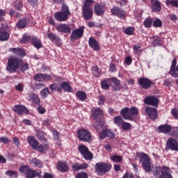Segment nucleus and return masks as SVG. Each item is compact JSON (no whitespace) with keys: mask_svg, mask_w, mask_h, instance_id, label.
Wrapping results in <instances>:
<instances>
[{"mask_svg":"<svg viewBox=\"0 0 178 178\" xmlns=\"http://www.w3.org/2000/svg\"><path fill=\"white\" fill-rule=\"evenodd\" d=\"M22 62L23 60L22 58L16 57L8 59L6 70L9 72V73H15V72L20 67Z\"/></svg>","mask_w":178,"mask_h":178,"instance_id":"f257e3e1","label":"nucleus"},{"mask_svg":"<svg viewBox=\"0 0 178 178\" xmlns=\"http://www.w3.org/2000/svg\"><path fill=\"white\" fill-rule=\"evenodd\" d=\"M111 169H112V165L105 162H99L95 165V170L99 176H104V175L108 173Z\"/></svg>","mask_w":178,"mask_h":178,"instance_id":"f03ea898","label":"nucleus"},{"mask_svg":"<svg viewBox=\"0 0 178 178\" xmlns=\"http://www.w3.org/2000/svg\"><path fill=\"white\" fill-rule=\"evenodd\" d=\"M139 161L141 162L143 168L147 173H149L152 171V168L151 167V159L148 154L145 153H140L139 156Z\"/></svg>","mask_w":178,"mask_h":178,"instance_id":"7ed1b4c3","label":"nucleus"},{"mask_svg":"<svg viewBox=\"0 0 178 178\" xmlns=\"http://www.w3.org/2000/svg\"><path fill=\"white\" fill-rule=\"evenodd\" d=\"M78 138L83 143H91L92 141L91 133L86 129H81L78 131Z\"/></svg>","mask_w":178,"mask_h":178,"instance_id":"20e7f679","label":"nucleus"},{"mask_svg":"<svg viewBox=\"0 0 178 178\" xmlns=\"http://www.w3.org/2000/svg\"><path fill=\"white\" fill-rule=\"evenodd\" d=\"M78 149L80 154L83 156L84 159H86L87 161H91V159H92V153L90 152L88 147H86V145H79Z\"/></svg>","mask_w":178,"mask_h":178,"instance_id":"39448f33","label":"nucleus"},{"mask_svg":"<svg viewBox=\"0 0 178 178\" xmlns=\"http://www.w3.org/2000/svg\"><path fill=\"white\" fill-rule=\"evenodd\" d=\"M138 83L142 88H144L145 90H148L152 86V81H151L149 79L140 77L138 80Z\"/></svg>","mask_w":178,"mask_h":178,"instance_id":"423d86ee","label":"nucleus"},{"mask_svg":"<svg viewBox=\"0 0 178 178\" xmlns=\"http://www.w3.org/2000/svg\"><path fill=\"white\" fill-rule=\"evenodd\" d=\"M165 149L167 151H169V149H171V151H178L177 141L172 138H170L167 141Z\"/></svg>","mask_w":178,"mask_h":178,"instance_id":"0eeeda50","label":"nucleus"},{"mask_svg":"<svg viewBox=\"0 0 178 178\" xmlns=\"http://www.w3.org/2000/svg\"><path fill=\"white\" fill-rule=\"evenodd\" d=\"M146 105H151L152 106H155L158 108V104H159V99L155 97V96H148L145 98L144 101Z\"/></svg>","mask_w":178,"mask_h":178,"instance_id":"6e6552de","label":"nucleus"},{"mask_svg":"<svg viewBox=\"0 0 178 178\" xmlns=\"http://www.w3.org/2000/svg\"><path fill=\"white\" fill-rule=\"evenodd\" d=\"M56 30L60 33L70 34L72 33V27L66 24H61L56 26Z\"/></svg>","mask_w":178,"mask_h":178,"instance_id":"1a4fd4ad","label":"nucleus"},{"mask_svg":"<svg viewBox=\"0 0 178 178\" xmlns=\"http://www.w3.org/2000/svg\"><path fill=\"white\" fill-rule=\"evenodd\" d=\"M145 111L148 115L149 119L152 120L158 119V111H156V108L146 107Z\"/></svg>","mask_w":178,"mask_h":178,"instance_id":"9d476101","label":"nucleus"},{"mask_svg":"<svg viewBox=\"0 0 178 178\" xmlns=\"http://www.w3.org/2000/svg\"><path fill=\"white\" fill-rule=\"evenodd\" d=\"M82 13H83V17L85 20H90L92 19V15L94 13V11L92 10V8H82Z\"/></svg>","mask_w":178,"mask_h":178,"instance_id":"9b49d317","label":"nucleus"},{"mask_svg":"<svg viewBox=\"0 0 178 178\" xmlns=\"http://www.w3.org/2000/svg\"><path fill=\"white\" fill-rule=\"evenodd\" d=\"M84 34V26H81L79 29H75L72 32L71 40H77V38H81Z\"/></svg>","mask_w":178,"mask_h":178,"instance_id":"f8f14e48","label":"nucleus"},{"mask_svg":"<svg viewBox=\"0 0 178 178\" xmlns=\"http://www.w3.org/2000/svg\"><path fill=\"white\" fill-rule=\"evenodd\" d=\"M26 141L32 149H37V147L40 145V143L37 141V139L34 136H28Z\"/></svg>","mask_w":178,"mask_h":178,"instance_id":"ddd939ff","label":"nucleus"},{"mask_svg":"<svg viewBox=\"0 0 178 178\" xmlns=\"http://www.w3.org/2000/svg\"><path fill=\"white\" fill-rule=\"evenodd\" d=\"M54 19L57 20V22H66V20L69 19V15L60 11H58L54 13Z\"/></svg>","mask_w":178,"mask_h":178,"instance_id":"4468645a","label":"nucleus"},{"mask_svg":"<svg viewBox=\"0 0 178 178\" xmlns=\"http://www.w3.org/2000/svg\"><path fill=\"white\" fill-rule=\"evenodd\" d=\"M111 12L112 15H113L114 16H117L118 17H124V16H126V13H124V11L119 8V7H113V8H111Z\"/></svg>","mask_w":178,"mask_h":178,"instance_id":"2eb2a0df","label":"nucleus"},{"mask_svg":"<svg viewBox=\"0 0 178 178\" xmlns=\"http://www.w3.org/2000/svg\"><path fill=\"white\" fill-rule=\"evenodd\" d=\"M161 175L158 177V178H173L172 174H170V170L169 168L164 166L161 170Z\"/></svg>","mask_w":178,"mask_h":178,"instance_id":"dca6fc26","label":"nucleus"},{"mask_svg":"<svg viewBox=\"0 0 178 178\" xmlns=\"http://www.w3.org/2000/svg\"><path fill=\"white\" fill-rule=\"evenodd\" d=\"M120 115H122V118H124L125 120H133V117L130 113V109L127 107H125L121 110Z\"/></svg>","mask_w":178,"mask_h":178,"instance_id":"f3484780","label":"nucleus"},{"mask_svg":"<svg viewBox=\"0 0 178 178\" xmlns=\"http://www.w3.org/2000/svg\"><path fill=\"white\" fill-rule=\"evenodd\" d=\"M13 111H14V112H16L18 115L29 113V111L27 110V108H26V106L22 105H15L13 107Z\"/></svg>","mask_w":178,"mask_h":178,"instance_id":"a211bd4d","label":"nucleus"},{"mask_svg":"<svg viewBox=\"0 0 178 178\" xmlns=\"http://www.w3.org/2000/svg\"><path fill=\"white\" fill-rule=\"evenodd\" d=\"M57 169L61 172V173H65V172H67V170H69V165H67V163L64 161H59L57 163Z\"/></svg>","mask_w":178,"mask_h":178,"instance_id":"6ab92c4d","label":"nucleus"},{"mask_svg":"<svg viewBox=\"0 0 178 178\" xmlns=\"http://www.w3.org/2000/svg\"><path fill=\"white\" fill-rule=\"evenodd\" d=\"M89 47L94 49V51H99L101 48L99 47V44H98V42L97 40L90 38L89 41H88Z\"/></svg>","mask_w":178,"mask_h":178,"instance_id":"aec40b11","label":"nucleus"},{"mask_svg":"<svg viewBox=\"0 0 178 178\" xmlns=\"http://www.w3.org/2000/svg\"><path fill=\"white\" fill-rule=\"evenodd\" d=\"M152 10L154 12H161L162 7L161 6V2L158 0H152Z\"/></svg>","mask_w":178,"mask_h":178,"instance_id":"412c9836","label":"nucleus"},{"mask_svg":"<svg viewBox=\"0 0 178 178\" xmlns=\"http://www.w3.org/2000/svg\"><path fill=\"white\" fill-rule=\"evenodd\" d=\"M29 23H30V19H29V18H23L19 20L17 26L18 29H24Z\"/></svg>","mask_w":178,"mask_h":178,"instance_id":"4be33fe9","label":"nucleus"},{"mask_svg":"<svg viewBox=\"0 0 178 178\" xmlns=\"http://www.w3.org/2000/svg\"><path fill=\"white\" fill-rule=\"evenodd\" d=\"M159 130L161 133H170V131H172V126L169 124H163L159 127Z\"/></svg>","mask_w":178,"mask_h":178,"instance_id":"5701e85b","label":"nucleus"},{"mask_svg":"<svg viewBox=\"0 0 178 178\" xmlns=\"http://www.w3.org/2000/svg\"><path fill=\"white\" fill-rule=\"evenodd\" d=\"M10 51L15 54V55H17V56H20V58H23V56H26V51L24 49L20 48H13L10 49Z\"/></svg>","mask_w":178,"mask_h":178,"instance_id":"b1692460","label":"nucleus"},{"mask_svg":"<svg viewBox=\"0 0 178 178\" xmlns=\"http://www.w3.org/2000/svg\"><path fill=\"white\" fill-rule=\"evenodd\" d=\"M111 83H113L114 86L113 87L115 91H119L120 90V80L117 78H110Z\"/></svg>","mask_w":178,"mask_h":178,"instance_id":"393cba45","label":"nucleus"},{"mask_svg":"<svg viewBox=\"0 0 178 178\" xmlns=\"http://www.w3.org/2000/svg\"><path fill=\"white\" fill-rule=\"evenodd\" d=\"M95 13L97 16H102L104 15V6H101V4H96L95 6Z\"/></svg>","mask_w":178,"mask_h":178,"instance_id":"a878e982","label":"nucleus"},{"mask_svg":"<svg viewBox=\"0 0 178 178\" xmlns=\"http://www.w3.org/2000/svg\"><path fill=\"white\" fill-rule=\"evenodd\" d=\"M31 43L36 48V49H40V48L42 47V43H41V40L36 37H33L31 38Z\"/></svg>","mask_w":178,"mask_h":178,"instance_id":"bb28decb","label":"nucleus"},{"mask_svg":"<svg viewBox=\"0 0 178 178\" xmlns=\"http://www.w3.org/2000/svg\"><path fill=\"white\" fill-rule=\"evenodd\" d=\"M29 101L31 102H33L35 105H37L40 102V97H38V95L35 93H31L29 95Z\"/></svg>","mask_w":178,"mask_h":178,"instance_id":"cd10ccee","label":"nucleus"},{"mask_svg":"<svg viewBox=\"0 0 178 178\" xmlns=\"http://www.w3.org/2000/svg\"><path fill=\"white\" fill-rule=\"evenodd\" d=\"M92 115H93L94 119H98V118H101V116L104 115V112L101 108H97L92 111Z\"/></svg>","mask_w":178,"mask_h":178,"instance_id":"c85d7f7f","label":"nucleus"},{"mask_svg":"<svg viewBox=\"0 0 178 178\" xmlns=\"http://www.w3.org/2000/svg\"><path fill=\"white\" fill-rule=\"evenodd\" d=\"M9 32H6L2 29L0 31V41H8L9 40Z\"/></svg>","mask_w":178,"mask_h":178,"instance_id":"c756f323","label":"nucleus"},{"mask_svg":"<svg viewBox=\"0 0 178 178\" xmlns=\"http://www.w3.org/2000/svg\"><path fill=\"white\" fill-rule=\"evenodd\" d=\"M111 86V78L105 79L101 82V87L103 90H109Z\"/></svg>","mask_w":178,"mask_h":178,"instance_id":"7c9ffc66","label":"nucleus"},{"mask_svg":"<svg viewBox=\"0 0 178 178\" xmlns=\"http://www.w3.org/2000/svg\"><path fill=\"white\" fill-rule=\"evenodd\" d=\"M48 38H49V40H51V41H56V42L58 44V45H60V38H59V37L55 35V34L52 33H48Z\"/></svg>","mask_w":178,"mask_h":178,"instance_id":"2f4dec72","label":"nucleus"},{"mask_svg":"<svg viewBox=\"0 0 178 178\" xmlns=\"http://www.w3.org/2000/svg\"><path fill=\"white\" fill-rule=\"evenodd\" d=\"M30 165L33 166H36V168H42V162L37 159H33L29 161Z\"/></svg>","mask_w":178,"mask_h":178,"instance_id":"473e14b6","label":"nucleus"},{"mask_svg":"<svg viewBox=\"0 0 178 178\" xmlns=\"http://www.w3.org/2000/svg\"><path fill=\"white\" fill-rule=\"evenodd\" d=\"M88 168V164H79V163H75L72 165V169L73 170H80L81 169H87Z\"/></svg>","mask_w":178,"mask_h":178,"instance_id":"72a5a7b5","label":"nucleus"},{"mask_svg":"<svg viewBox=\"0 0 178 178\" xmlns=\"http://www.w3.org/2000/svg\"><path fill=\"white\" fill-rule=\"evenodd\" d=\"M60 88L62 90H64V91H66L67 92H72V87H70V85L67 82H63L61 84H60Z\"/></svg>","mask_w":178,"mask_h":178,"instance_id":"f704fd0d","label":"nucleus"},{"mask_svg":"<svg viewBox=\"0 0 178 178\" xmlns=\"http://www.w3.org/2000/svg\"><path fill=\"white\" fill-rule=\"evenodd\" d=\"M49 88H50L51 92H56V91H58V92L61 91L60 85H58L57 83H52L49 85Z\"/></svg>","mask_w":178,"mask_h":178,"instance_id":"c9c22d12","label":"nucleus"},{"mask_svg":"<svg viewBox=\"0 0 178 178\" xmlns=\"http://www.w3.org/2000/svg\"><path fill=\"white\" fill-rule=\"evenodd\" d=\"M76 95L79 101H86V99L87 98V94L83 91L76 92Z\"/></svg>","mask_w":178,"mask_h":178,"instance_id":"e433bc0d","label":"nucleus"},{"mask_svg":"<svg viewBox=\"0 0 178 178\" xmlns=\"http://www.w3.org/2000/svg\"><path fill=\"white\" fill-rule=\"evenodd\" d=\"M124 122V120H123V118H122L120 116H116L114 118V123L116 124V126H118V127H121Z\"/></svg>","mask_w":178,"mask_h":178,"instance_id":"4c0bfd02","label":"nucleus"},{"mask_svg":"<svg viewBox=\"0 0 178 178\" xmlns=\"http://www.w3.org/2000/svg\"><path fill=\"white\" fill-rule=\"evenodd\" d=\"M49 148V144H44V145H38L37 146L36 149H38L39 152H44V151H47V149H48Z\"/></svg>","mask_w":178,"mask_h":178,"instance_id":"58836bf2","label":"nucleus"},{"mask_svg":"<svg viewBox=\"0 0 178 178\" xmlns=\"http://www.w3.org/2000/svg\"><path fill=\"white\" fill-rule=\"evenodd\" d=\"M167 6H172L173 8H178V0H167Z\"/></svg>","mask_w":178,"mask_h":178,"instance_id":"ea45409f","label":"nucleus"},{"mask_svg":"<svg viewBox=\"0 0 178 178\" xmlns=\"http://www.w3.org/2000/svg\"><path fill=\"white\" fill-rule=\"evenodd\" d=\"M49 94H51V92H49V89L48 88H43L40 92V95L42 98H44V99L47 98V97H48Z\"/></svg>","mask_w":178,"mask_h":178,"instance_id":"a19ab883","label":"nucleus"},{"mask_svg":"<svg viewBox=\"0 0 178 178\" xmlns=\"http://www.w3.org/2000/svg\"><path fill=\"white\" fill-rule=\"evenodd\" d=\"M31 170V168H30L29 165H22L19 169V172L21 173H24V175H27V173L30 172Z\"/></svg>","mask_w":178,"mask_h":178,"instance_id":"79ce46f5","label":"nucleus"},{"mask_svg":"<svg viewBox=\"0 0 178 178\" xmlns=\"http://www.w3.org/2000/svg\"><path fill=\"white\" fill-rule=\"evenodd\" d=\"M60 12L68 16L69 15H70V10H69V6H67L66 4H64V3H63V6L61 7V11Z\"/></svg>","mask_w":178,"mask_h":178,"instance_id":"37998d69","label":"nucleus"},{"mask_svg":"<svg viewBox=\"0 0 178 178\" xmlns=\"http://www.w3.org/2000/svg\"><path fill=\"white\" fill-rule=\"evenodd\" d=\"M43 77H44V74H41V73L36 74L33 76V80H35V81H39L40 83H42Z\"/></svg>","mask_w":178,"mask_h":178,"instance_id":"c03bdc74","label":"nucleus"},{"mask_svg":"<svg viewBox=\"0 0 178 178\" xmlns=\"http://www.w3.org/2000/svg\"><path fill=\"white\" fill-rule=\"evenodd\" d=\"M152 23H154L152 18H147L144 21L143 24H144L145 27H146L147 29H149V27H151V26H152Z\"/></svg>","mask_w":178,"mask_h":178,"instance_id":"a18cd8bd","label":"nucleus"},{"mask_svg":"<svg viewBox=\"0 0 178 178\" xmlns=\"http://www.w3.org/2000/svg\"><path fill=\"white\" fill-rule=\"evenodd\" d=\"M92 73L95 77H99L101 76V73L99 72V70L98 67L95 66L92 68Z\"/></svg>","mask_w":178,"mask_h":178,"instance_id":"49530a36","label":"nucleus"},{"mask_svg":"<svg viewBox=\"0 0 178 178\" xmlns=\"http://www.w3.org/2000/svg\"><path fill=\"white\" fill-rule=\"evenodd\" d=\"M123 130H124L125 131H127L129 130H130V129H131V124L129 123V122H122V124L121 125Z\"/></svg>","mask_w":178,"mask_h":178,"instance_id":"de8ad7c7","label":"nucleus"},{"mask_svg":"<svg viewBox=\"0 0 178 178\" xmlns=\"http://www.w3.org/2000/svg\"><path fill=\"white\" fill-rule=\"evenodd\" d=\"M45 87V85L42 83H35L33 86V90H41V88H44Z\"/></svg>","mask_w":178,"mask_h":178,"instance_id":"09e8293b","label":"nucleus"},{"mask_svg":"<svg viewBox=\"0 0 178 178\" xmlns=\"http://www.w3.org/2000/svg\"><path fill=\"white\" fill-rule=\"evenodd\" d=\"M36 136L38 140H45V134L44 133V131H38Z\"/></svg>","mask_w":178,"mask_h":178,"instance_id":"8fccbe9b","label":"nucleus"},{"mask_svg":"<svg viewBox=\"0 0 178 178\" xmlns=\"http://www.w3.org/2000/svg\"><path fill=\"white\" fill-rule=\"evenodd\" d=\"M129 112L131 116H136V115H138V108L134 106L131 107V108L129 109Z\"/></svg>","mask_w":178,"mask_h":178,"instance_id":"3c124183","label":"nucleus"},{"mask_svg":"<svg viewBox=\"0 0 178 178\" xmlns=\"http://www.w3.org/2000/svg\"><path fill=\"white\" fill-rule=\"evenodd\" d=\"M154 27H162V21L160 19L156 18L153 22Z\"/></svg>","mask_w":178,"mask_h":178,"instance_id":"603ef678","label":"nucleus"},{"mask_svg":"<svg viewBox=\"0 0 178 178\" xmlns=\"http://www.w3.org/2000/svg\"><path fill=\"white\" fill-rule=\"evenodd\" d=\"M111 161H113V162H122V156H118V155H113L111 156Z\"/></svg>","mask_w":178,"mask_h":178,"instance_id":"864d4df0","label":"nucleus"},{"mask_svg":"<svg viewBox=\"0 0 178 178\" xmlns=\"http://www.w3.org/2000/svg\"><path fill=\"white\" fill-rule=\"evenodd\" d=\"M6 175H7V176H9L10 177H17L18 175L17 172H15V171H11V170H8L6 172Z\"/></svg>","mask_w":178,"mask_h":178,"instance_id":"5fc2aeb1","label":"nucleus"},{"mask_svg":"<svg viewBox=\"0 0 178 178\" xmlns=\"http://www.w3.org/2000/svg\"><path fill=\"white\" fill-rule=\"evenodd\" d=\"M124 33L127 34V35H133V34H134V28L128 27L125 29Z\"/></svg>","mask_w":178,"mask_h":178,"instance_id":"6e6d98bb","label":"nucleus"},{"mask_svg":"<svg viewBox=\"0 0 178 178\" xmlns=\"http://www.w3.org/2000/svg\"><path fill=\"white\" fill-rule=\"evenodd\" d=\"M92 3H94V0H86L83 3V8H91L90 6H91Z\"/></svg>","mask_w":178,"mask_h":178,"instance_id":"4d7b16f0","label":"nucleus"},{"mask_svg":"<svg viewBox=\"0 0 178 178\" xmlns=\"http://www.w3.org/2000/svg\"><path fill=\"white\" fill-rule=\"evenodd\" d=\"M52 76L48 74H43V81H51Z\"/></svg>","mask_w":178,"mask_h":178,"instance_id":"13d9d810","label":"nucleus"},{"mask_svg":"<svg viewBox=\"0 0 178 178\" xmlns=\"http://www.w3.org/2000/svg\"><path fill=\"white\" fill-rule=\"evenodd\" d=\"M19 69L20 70H22V72H25V70H27L29 69V64L22 63L19 65Z\"/></svg>","mask_w":178,"mask_h":178,"instance_id":"bf43d9fd","label":"nucleus"},{"mask_svg":"<svg viewBox=\"0 0 178 178\" xmlns=\"http://www.w3.org/2000/svg\"><path fill=\"white\" fill-rule=\"evenodd\" d=\"M31 39V38L30 36L24 35L22 37V39L20 40V42L21 44H25V42H28L29 41H30Z\"/></svg>","mask_w":178,"mask_h":178,"instance_id":"052dcab7","label":"nucleus"},{"mask_svg":"<svg viewBox=\"0 0 178 178\" xmlns=\"http://www.w3.org/2000/svg\"><path fill=\"white\" fill-rule=\"evenodd\" d=\"M0 141L3 143V144H9V143H10L8 137H0Z\"/></svg>","mask_w":178,"mask_h":178,"instance_id":"680f3d73","label":"nucleus"},{"mask_svg":"<svg viewBox=\"0 0 178 178\" xmlns=\"http://www.w3.org/2000/svg\"><path fill=\"white\" fill-rule=\"evenodd\" d=\"M76 178H88L86 172H79L76 175Z\"/></svg>","mask_w":178,"mask_h":178,"instance_id":"e2e57ef3","label":"nucleus"},{"mask_svg":"<svg viewBox=\"0 0 178 178\" xmlns=\"http://www.w3.org/2000/svg\"><path fill=\"white\" fill-rule=\"evenodd\" d=\"M105 137H107V131L106 129H104L99 135V138L101 140H104V138H105Z\"/></svg>","mask_w":178,"mask_h":178,"instance_id":"0e129e2a","label":"nucleus"},{"mask_svg":"<svg viewBox=\"0 0 178 178\" xmlns=\"http://www.w3.org/2000/svg\"><path fill=\"white\" fill-rule=\"evenodd\" d=\"M106 131H107V137H108L109 138H115V134L113 133V131L109 129H106Z\"/></svg>","mask_w":178,"mask_h":178,"instance_id":"69168bd1","label":"nucleus"},{"mask_svg":"<svg viewBox=\"0 0 178 178\" xmlns=\"http://www.w3.org/2000/svg\"><path fill=\"white\" fill-rule=\"evenodd\" d=\"M176 70H170V74H171L172 77H174L175 79H177L178 74L176 72Z\"/></svg>","mask_w":178,"mask_h":178,"instance_id":"338daca9","label":"nucleus"},{"mask_svg":"<svg viewBox=\"0 0 178 178\" xmlns=\"http://www.w3.org/2000/svg\"><path fill=\"white\" fill-rule=\"evenodd\" d=\"M171 113L174 118H178V110L176 108H174L171 111Z\"/></svg>","mask_w":178,"mask_h":178,"instance_id":"774afa93","label":"nucleus"}]
</instances>
